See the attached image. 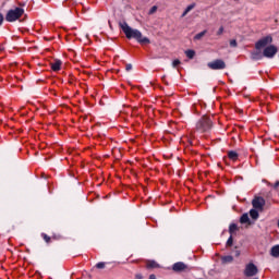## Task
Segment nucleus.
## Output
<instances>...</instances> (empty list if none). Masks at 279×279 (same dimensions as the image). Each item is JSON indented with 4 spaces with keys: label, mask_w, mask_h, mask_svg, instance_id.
Instances as JSON below:
<instances>
[{
    "label": "nucleus",
    "mask_w": 279,
    "mask_h": 279,
    "mask_svg": "<svg viewBox=\"0 0 279 279\" xmlns=\"http://www.w3.org/2000/svg\"><path fill=\"white\" fill-rule=\"evenodd\" d=\"M125 69H126V71H132V64H130V63L126 64V68H125Z\"/></svg>",
    "instance_id": "nucleus-29"
},
{
    "label": "nucleus",
    "mask_w": 279,
    "mask_h": 279,
    "mask_svg": "<svg viewBox=\"0 0 279 279\" xmlns=\"http://www.w3.org/2000/svg\"><path fill=\"white\" fill-rule=\"evenodd\" d=\"M120 27L125 34L126 38H134L135 40H137V43H140V45H149V38L143 37V33H141V31L130 27V25H128V23L125 22L120 24Z\"/></svg>",
    "instance_id": "nucleus-1"
},
{
    "label": "nucleus",
    "mask_w": 279,
    "mask_h": 279,
    "mask_svg": "<svg viewBox=\"0 0 279 279\" xmlns=\"http://www.w3.org/2000/svg\"><path fill=\"white\" fill-rule=\"evenodd\" d=\"M277 53H278V48L274 45L267 46L263 51L264 58H269V59L274 58Z\"/></svg>",
    "instance_id": "nucleus-6"
},
{
    "label": "nucleus",
    "mask_w": 279,
    "mask_h": 279,
    "mask_svg": "<svg viewBox=\"0 0 279 279\" xmlns=\"http://www.w3.org/2000/svg\"><path fill=\"white\" fill-rule=\"evenodd\" d=\"M206 32L207 31H203V32L196 34L195 37H194L195 40H201V38H204V36H206Z\"/></svg>",
    "instance_id": "nucleus-19"
},
{
    "label": "nucleus",
    "mask_w": 279,
    "mask_h": 279,
    "mask_svg": "<svg viewBox=\"0 0 279 279\" xmlns=\"http://www.w3.org/2000/svg\"><path fill=\"white\" fill-rule=\"evenodd\" d=\"M211 129L213 120L206 116L199 119L196 123V132H199L201 134H204V132H210Z\"/></svg>",
    "instance_id": "nucleus-2"
},
{
    "label": "nucleus",
    "mask_w": 279,
    "mask_h": 279,
    "mask_svg": "<svg viewBox=\"0 0 279 279\" xmlns=\"http://www.w3.org/2000/svg\"><path fill=\"white\" fill-rule=\"evenodd\" d=\"M148 279H156V275H150Z\"/></svg>",
    "instance_id": "nucleus-33"
},
{
    "label": "nucleus",
    "mask_w": 279,
    "mask_h": 279,
    "mask_svg": "<svg viewBox=\"0 0 279 279\" xmlns=\"http://www.w3.org/2000/svg\"><path fill=\"white\" fill-rule=\"evenodd\" d=\"M239 227L235 223L230 225L229 227V233L232 235L233 232L238 231Z\"/></svg>",
    "instance_id": "nucleus-18"
},
{
    "label": "nucleus",
    "mask_w": 279,
    "mask_h": 279,
    "mask_svg": "<svg viewBox=\"0 0 279 279\" xmlns=\"http://www.w3.org/2000/svg\"><path fill=\"white\" fill-rule=\"evenodd\" d=\"M180 64V60L179 59H175L173 62H172V66L175 69V66H179Z\"/></svg>",
    "instance_id": "nucleus-26"
},
{
    "label": "nucleus",
    "mask_w": 279,
    "mask_h": 279,
    "mask_svg": "<svg viewBox=\"0 0 279 279\" xmlns=\"http://www.w3.org/2000/svg\"><path fill=\"white\" fill-rule=\"evenodd\" d=\"M0 25H3V14L0 13Z\"/></svg>",
    "instance_id": "nucleus-30"
},
{
    "label": "nucleus",
    "mask_w": 279,
    "mask_h": 279,
    "mask_svg": "<svg viewBox=\"0 0 279 279\" xmlns=\"http://www.w3.org/2000/svg\"><path fill=\"white\" fill-rule=\"evenodd\" d=\"M256 274H258V268L256 267V265H254L252 263L246 265L245 270H244V275L246 276V278H252V277L256 276Z\"/></svg>",
    "instance_id": "nucleus-7"
},
{
    "label": "nucleus",
    "mask_w": 279,
    "mask_h": 279,
    "mask_svg": "<svg viewBox=\"0 0 279 279\" xmlns=\"http://www.w3.org/2000/svg\"><path fill=\"white\" fill-rule=\"evenodd\" d=\"M194 8H195V3H192L186 7V10L191 12V10H193Z\"/></svg>",
    "instance_id": "nucleus-27"
},
{
    "label": "nucleus",
    "mask_w": 279,
    "mask_h": 279,
    "mask_svg": "<svg viewBox=\"0 0 279 279\" xmlns=\"http://www.w3.org/2000/svg\"><path fill=\"white\" fill-rule=\"evenodd\" d=\"M189 12H190V11L185 9V14H189Z\"/></svg>",
    "instance_id": "nucleus-35"
},
{
    "label": "nucleus",
    "mask_w": 279,
    "mask_h": 279,
    "mask_svg": "<svg viewBox=\"0 0 279 279\" xmlns=\"http://www.w3.org/2000/svg\"><path fill=\"white\" fill-rule=\"evenodd\" d=\"M241 223H248L250 222V216L247 214H243L240 218Z\"/></svg>",
    "instance_id": "nucleus-15"
},
{
    "label": "nucleus",
    "mask_w": 279,
    "mask_h": 279,
    "mask_svg": "<svg viewBox=\"0 0 279 279\" xmlns=\"http://www.w3.org/2000/svg\"><path fill=\"white\" fill-rule=\"evenodd\" d=\"M250 217H252L253 219H258V210L255 209H251L250 210Z\"/></svg>",
    "instance_id": "nucleus-17"
},
{
    "label": "nucleus",
    "mask_w": 279,
    "mask_h": 279,
    "mask_svg": "<svg viewBox=\"0 0 279 279\" xmlns=\"http://www.w3.org/2000/svg\"><path fill=\"white\" fill-rule=\"evenodd\" d=\"M278 186H279V181H277V182L275 183L274 189H278Z\"/></svg>",
    "instance_id": "nucleus-31"
},
{
    "label": "nucleus",
    "mask_w": 279,
    "mask_h": 279,
    "mask_svg": "<svg viewBox=\"0 0 279 279\" xmlns=\"http://www.w3.org/2000/svg\"><path fill=\"white\" fill-rule=\"evenodd\" d=\"M23 14H25V10L23 8H15L9 10L5 15V21H8V23H14V21H19V19L22 17Z\"/></svg>",
    "instance_id": "nucleus-3"
},
{
    "label": "nucleus",
    "mask_w": 279,
    "mask_h": 279,
    "mask_svg": "<svg viewBox=\"0 0 279 279\" xmlns=\"http://www.w3.org/2000/svg\"><path fill=\"white\" fill-rule=\"evenodd\" d=\"M135 278L136 279H143V276L142 275H136Z\"/></svg>",
    "instance_id": "nucleus-32"
},
{
    "label": "nucleus",
    "mask_w": 279,
    "mask_h": 279,
    "mask_svg": "<svg viewBox=\"0 0 279 279\" xmlns=\"http://www.w3.org/2000/svg\"><path fill=\"white\" fill-rule=\"evenodd\" d=\"M186 11H184L183 13H182V17H184V16H186Z\"/></svg>",
    "instance_id": "nucleus-34"
},
{
    "label": "nucleus",
    "mask_w": 279,
    "mask_h": 279,
    "mask_svg": "<svg viewBox=\"0 0 279 279\" xmlns=\"http://www.w3.org/2000/svg\"><path fill=\"white\" fill-rule=\"evenodd\" d=\"M271 256H274L275 258L279 257V245H275L271 247L270 251Z\"/></svg>",
    "instance_id": "nucleus-13"
},
{
    "label": "nucleus",
    "mask_w": 279,
    "mask_h": 279,
    "mask_svg": "<svg viewBox=\"0 0 279 279\" xmlns=\"http://www.w3.org/2000/svg\"><path fill=\"white\" fill-rule=\"evenodd\" d=\"M232 260H234V257H232L231 255L222 257V263H232Z\"/></svg>",
    "instance_id": "nucleus-20"
},
{
    "label": "nucleus",
    "mask_w": 279,
    "mask_h": 279,
    "mask_svg": "<svg viewBox=\"0 0 279 279\" xmlns=\"http://www.w3.org/2000/svg\"><path fill=\"white\" fill-rule=\"evenodd\" d=\"M146 267L148 269H157V267H160V265H158V263H156L155 260H149L147 262Z\"/></svg>",
    "instance_id": "nucleus-14"
},
{
    "label": "nucleus",
    "mask_w": 279,
    "mask_h": 279,
    "mask_svg": "<svg viewBox=\"0 0 279 279\" xmlns=\"http://www.w3.org/2000/svg\"><path fill=\"white\" fill-rule=\"evenodd\" d=\"M172 269L173 271H184V269H186V264L178 262L173 265Z\"/></svg>",
    "instance_id": "nucleus-9"
},
{
    "label": "nucleus",
    "mask_w": 279,
    "mask_h": 279,
    "mask_svg": "<svg viewBox=\"0 0 279 279\" xmlns=\"http://www.w3.org/2000/svg\"><path fill=\"white\" fill-rule=\"evenodd\" d=\"M185 56L190 59L193 60L195 58V50H186Z\"/></svg>",
    "instance_id": "nucleus-16"
},
{
    "label": "nucleus",
    "mask_w": 279,
    "mask_h": 279,
    "mask_svg": "<svg viewBox=\"0 0 279 279\" xmlns=\"http://www.w3.org/2000/svg\"><path fill=\"white\" fill-rule=\"evenodd\" d=\"M223 34V26H220V28L217 32V36H221Z\"/></svg>",
    "instance_id": "nucleus-28"
},
{
    "label": "nucleus",
    "mask_w": 279,
    "mask_h": 279,
    "mask_svg": "<svg viewBox=\"0 0 279 279\" xmlns=\"http://www.w3.org/2000/svg\"><path fill=\"white\" fill-rule=\"evenodd\" d=\"M230 47H238L236 39L230 40Z\"/></svg>",
    "instance_id": "nucleus-25"
},
{
    "label": "nucleus",
    "mask_w": 279,
    "mask_h": 279,
    "mask_svg": "<svg viewBox=\"0 0 279 279\" xmlns=\"http://www.w3.org/2000/svg\"><path fill=\"white\" fill-rule=\"evenodd\" d=\"M252 204H253V208H255L256 210H263L265 206V198L256 197L253 199Z\"/></svg>",
    "instance_id": "nucleus-8"
},
{
    "label": "nucleus",
    "mask_w": 279,
    "mask_h": 279,
    "mask_svg": "<svg viewBox=\"0 0 279 279\" xmlns=\"http://www.w3.org/2000/svg\"><path fill=\"white\" fill-rule=\"evenodd\" d=\"M207 66L211 69V71H221L226 69V62L221 59H217L213 62H209Z\"/></svg>",
    "instance_id": "nucleus-4"
},
{
    "label": "nucleus",
    "mask_w": 279,
    "mask_h": 279,
    "mask_svg": "<svg viewBox=\"0 0 279 279\" xmlns=\"http://www.w3.org/2000/svg\"><path fill=\"white\" fill-rule=\"evenodd\" d=\"M41 236L46 243H49L51 241V238L47 235V233H43Z\"/></svg>",
    "instance_id": "nucleus-22"
},
{
    "label": "nucleus",
    "mask_w": 279,
    "mask_h": 279,
    "mask_svg": "<svg viewBox=\"0 0 279 279\" xmlns=\"http://www.w3.org/2000/svg\"><path fill=\"white\" fill-rule=\"evenodd\" d=\"M62 68V61L56 60L54 62L51 63V69L52 71H60Z\"/></svg>",
    "instance_id": "nucleus-10"
},
{
    "label": "nucleus",
    "mask_w": 279,
    "mask_h": 279,
    "mask_svg": "<svg viewBox=\"0 0 279 279\" xmlns=\"http://www.w3.org/2000/svg\"><path fill=\"white\" fill-rule=\"evenodd\" d=\"M156 12H158V7L157 5H154L150 8V10L148 11V14L151 15V14H156Z\"/></svg>",
    "instance_id": "nucleus-21"
},
{
    "label": "nucleus",
    "mask_w": 279,
    "mask_h": 279,
    "mask_svg": "<svg viewBox=\"0 0 279 279\" xmlns=\"http://www.w3.org/2000/svg\"><path fill=\"white\" fill-rule=\"evenodd\" d=\"M271 43H274V38L271 37V35H268V36L259 39L255 44V48L256 49H263V48L267 47V45H271Z\"/></svg>",
    "instance_id": "nucleus-5"
},
{
    "label": "nucleus",
    "mask_w": 279,
    "mask_h": 279,
    "mask_svg": "<svg viewBox=\"0 0 279 279\" xmlns=\"http://www.w3.org/2000/svg\"><path fill=\"white\" fill-rule=\"evenodd\" d=\"M97 269H104V267H106V263L100 262L96 265Z\"/></svg>",
    "instance_id": "nucleus-24"
},
{
    "label": "nucleus",
    "mask_w": 279,
    "mask_h": 279,
    "mask_svg": "<svg viewBox=\"0 0 279 279\" xmlns=\"http://www.w3.org/2000/svg\"><path fill=\"white\" fill-rule=\"evenodd\" d=\"M263 53L260 51H254L251 54L252 60H263Z\"/></svg>",
    "instance_id": "nucleus-12"
},
{
    "label": "nucleus",
    "mask_w": 279,
    "mask_h": 279,
    "mask_svg": "<svg viewBox=\"0 0 279 279\" xmlns=\"http://www.w3.org/2000/svg\"><path fill=\"white\" fill-rule=\"evenodd\" d=\"M232 243H233V239H232V235H230L228 241H227V246L232 247Z\"/></svg>",
    "instance_id": "nucleus-23"
},
{
    "label": "nucleus",
    "mask_w": 279,
    "mask_h": 279,
    "mask_svg": "<svg viewBox=\"0 0 279 279\" xmlns=\"http://www.w3.org/2000/svg\"><path fill=\"white\" fill-rule=\"evenodd\" d=\"M228 157L230 160H233V162H235V160H239V154L234 150H230L228 153Z\"/></svg>",
    "instance_id": "nucleus-11"
}]
</instances>
